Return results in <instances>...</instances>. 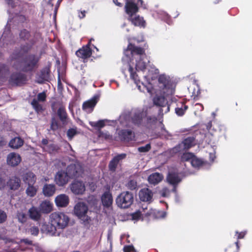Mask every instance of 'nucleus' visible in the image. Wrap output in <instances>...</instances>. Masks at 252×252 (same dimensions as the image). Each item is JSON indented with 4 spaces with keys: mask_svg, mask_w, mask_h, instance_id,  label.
Returning <instances> with one entry per match:
<instances>
[{
    "mask_svg": "<svg viewBox=\"0 0 252 252\" xmlns=\"http://www.w3.org/2000/svg\"><path fill=\"white\" fill-rule=\"evenodd\" d=\"M213 126V129L215 132H221L225 130V127L223 126L219 125L218 123H214L212 125L211 122H209L207 126V129L208 130H211V127Z\"/></svg>",
    "mask_w": 252,
    "mask_h": 252,
    "instance_id": "obj_39",
    "label": "nucleus"
},
{
    "mask_svg": "<svg viewBox=\"0 0 252 252\" xmlns=\"http://www.w3.org/2000/svg\"><path fill=\"white\" fill-rule=\"evenodd\" d=\"M99 137L104 138L105 139H110L112 138V136L110 135L108 132H104L102 131H99Z\"/></svg>",
    "mask_w": 252,
    "mask_h": 252,
    "instance_id": "obj_53",
    "label": "nucleus"
},
{
    "mask_svg": "<svg viewBox=\"0 0 252 252\" xmlns=\"http://www.w3.org/2000/svg\"><path fill=\"white\" fill-rule=\"evenodd\" d=\"M48 149L50 153H54L58 152L60 148L58 145L51 144L48 145Z\"/></svg>",
    "mask_w": 252,
    "mask_h": 252,
    "instance_id": "obj_48",
    "label": "nucleus"
},
{
    "mask_svg": "<svg viewBox=\"0 0 252 252\" xmlns=\"http://www.w3.org/2000/svg\"><path fill=\"white\" fill-rule=\"evenodd\" d=\"M28 215L29 218L36 221L40 220L41 218V213L39 209L35 206H32L28 210Z\"/></svg>",
    "mask_w": 252,
    "mask_h": 252,
    "instance_id": "obj_23",
    "label": "nucleus"
},
{
    "mask_svg": "<svg viewBox=\"0 0 252 252\" xmlns=\"http://www.w3.org/2000/svg\"><path fill=\"white\" fill-rule=\"evenodd\" d=\"M77 132L74 128H69L67 131V136L69 140H71L73 137L76 135Z\"/></svg>",
    "mask_w": 252,
    "mask_h": 252,
    "instance_id": "obj_50",
    "label": "nucleus"
},
{
    "mask_svg": "<svg viewBox=\"0 0 252 252\" xmlns=\"http://www.w3.org/2000/svg\"><path fill=\"white\" fill-rule=\"evenodd\" d=\"M46 99V94L44 92L39 93L37 95V99H32L31 105L37 113H41L43 111V106L39 103V101L44 102Z\"/></svg>",
    "mask_w": 252,
    "mask_h": 252,
    "instance_id": "obj_11",
    "label": "nucleus"
},
{
    "mask_svg": "<svg viewBox=\"0 0 252 252\" xmlns=\"http://www.w3.org/2000/svg\"><path fill=\"white\" fill-rule=\"evenodd\" d=\"M128 19L135 26L144 28L146 26L145 21L143 17L139 15H133V16L129 17Z\"/></svg>",
    "mask_w": 252,
    "mask_h": 252,
    "instance_id": "obj_28",
    "label": "nucleus"
},
{
    "mask_svg": "<svg viewBox=\"0 0 252 252\" xmlns=\"http://www.w3.org/2000/svg\"><path fill=\"white\" fill-rule=\"evenodd\" d=\"M91 201H93V204L94 205L96 204L97 200L95 198V197L94 196H89L88 197V202H89Z\"/></svg>",
    "mask_w": 252,
    "mask_h": 252,
    "instance_id": "obj_59",
    "label": "nucleus"
},
{
    "mask_svg": "<svg viewBox=\"0 0 252 252\" xmlns=\"http://www.w3.org/2000/svg\"><path fill=\"white\" fill-rule=\"evenodd\" d=\"M10 74V67L5 63H0V85L5 81Z\"/></svg>",
    "mask_w": 252,
    "mask_h": 252,
    "instance_id": "obj_24",
    "label": "nucleus"
},
{
    "mask_svg": "<svg viewBox=\"0 0 252 252\" xmlns=\"http://www.w3.org/2000/svg\"><path fill=\"white\" fill-rule=\"evenodd\" d=\"M158 86L163 94L168 93L172 88V84L169 76L161 74L158 77Z\"/></svg>",
    "mask_w": 252,
    "mask_h": 252,
    "instance_id": "obj_9",
    "label": "nucleus"
},
{
    "mask_svg": "<svg viewBox=\"0 0 252 252\" xmlns=\"http://www.w3.org/2000/svg\"><path fill=\"white\" fill-rule=\"evenodd\" d=\"M147 113L142 109H134L131 115L130 120L135 126H140L142 125L144 119L147 117Z\"/></svg>",
    "mask_w": 252,
    "mask_h": 252,
    "instance_id": "obj_7",
    "label": "nucleus"
},
{
    "mask_svg": "<svg viewBox=\"0 0 252 252\" xmlns=\"http://www.w3.org/2000/svg\"><path fill=\"white\" fill-rule=\"evenodd\" d=\"M101 201L102 204L104 207H110L113 202L112 194L109 192H104L102 196Z\"/></svg>",
    "mask_w": 252,
    "mask_h": 252,
    "instance_id": "obj_33",
    "label": "nucleus"
},
{
    "mask_svg": "<svg viewBox=\"0 0 252 252\" xmlns=\"http://www.w3.org/2000/svg\"><path fill=\"white\" fill-rule=\"evenodd\" d=\"M90 124L91 126L95 127L101 128L105 126V122L104 120H99L96 122H90Z\"/></svg>",
    "mask_w": 252,
    "mask_h": 252,
    "instance_id": "obj_45",
    "label": "nucleus"
},
{
    "mask_svg": "<svg viewBox=\"0 0 252 252\" xmlns=\"http://www.w3.org/2000/svg\"><path fill=\"white\" fill-rule=\"evenodd\" d=\"M124 252H131L134 250V248L132 245H126L124 247Z\"/></svg>",
    "mask_w": 252,
    "mask_h": 252,
    "instance_id": "obj_55",
    "label": "nucleus"
},
{
    "mask_svg": "<svg viewBox=\"0 0 252 252\" xmlns=\"http://www.w3.org/2000/svg\"><path fill=\"white\" fill-rule=\"evenodd\" d=\"M191 164L194 167H199L203 164V161L201 159L194 156L191 161Z\"/></svg>",
    "mask_w": 252,
    "mask_h": 252,
    "instance_id": "obj_43",
    "label": "nucleus"
},
{
    "mask_svg": "<svg viewBox=\"0 0 252 252\" xmlns=\"http://www.w3.org/2000/svg\"><path fill=\"white\" fill-rule=\"evenodd\" d=\"M126 12L129 17L133 16L138 11V7L136 4L132 1L127 0L126 5Z\"/></svg>",
    "mask_w": 252,
    "mask_h": 252,
    "instance_id": "obj_25",
    "label": "nucleus"
},
{
    "mask_svg": "<svg viewBox=\"0 0 252 252\" xmlns=\"http://www.w3.org/2000/svg\"><path fill=\"white\" fill-rule=\"evenodd\" d=\"M55 202L57 206L65 207L69 202V197L65 194H61L56 196Z\"/></svg>",
    "mask_w": 252,
    "mask_h": 252,
    "instance_id": "obj_22",
    "label": "nucleus"
},
{
    "mask_svg": "<svg viewBox=\"0 0 252 252\" xmlns=\"http://www.w3.org/2000/svg\"><path fill=\"white\" fill-rule=\"evenodd\" d=\"M16 218L19 222L24 224L28 220V216L26 213L22 211H18L16 213Z\"/></svg>",
    "mask_w": 252,
    "mask_h": 252,
    "instance_id": "obj_40",
    "label": "nucleus"
},
{
    "mask_svg": "<svg viewBox=\"0 0 252 252\" xmlns=\"http://www.w3.org/2000/svg\"><path fill=\"white\" fill-rule=\"evenodd\" d=\"M37 189L33 185H29L27 188L26 192L30 197H33L36 195Z\"/></svg>",
    "mask_w": 252,
    "mask_h": 252,
    "instance_id": "obj_42",
    "label": "nucleus"
},
{
    "mask_svg": "<svg viewBox=\"0 0 252 252\" xmlns=\"http://www.w3.org/2000/svg\"><path fill=\"white\" fill-rule=\"evenodd\" d=\"M39 209L41 214H47L53 210V205L49 201L44 200L40 204Z\"/></svg>",
    "mask_w": 252,
    "mask_h": 252,
    "instance_id": "obj_29",
    "label": "nucleus"
},
{
    "mask_svg": "<svg viewBox=\"0 0 252 252\" xmlns=\"http://www.w3.org/2000/svg\"><path fill=\"white\" fill-rule=\"evenodd\" d=\"M98 96L95 95L92 98L84 102L82 105V109L88 113L92 112L96 105Z\"/></svg>",
    "mask_w": 252,
    "mask_h": 252,
    "instance_id": "obj_19",
    "label": "nucleus"
},
{
    "mask_svg": "<svg viewBox=\"0 0 252 252\" xmlns=\"http://www.w3.org/2000/svg\"><path fill=\"white\" fill-rule=\"evenodd\" d=\"M196 144L195 136L191 135L185 138L182 142L173 148L175 153H184L187 152Z\"/></svg>",
    "mask_w": 252,
    "mask_h": 252,
    "instance_id": "obj_6",
    "label": "nucleus"
},
{
    "mask_svg": "<svg viewBox=\"0 0 252 252\" xmlns=\"http://www.w3.org/2000/svg\"><path fill=\"white\" fill-rule=\"evenodd\" d=\"M151 149V146L150 143L146 144L144 146H141L138 148V151L140 153H146L149 152Z\"/></svg>",
    "mask_w": 252,
    "mask_h": 252,
    "instance_id": "obj_49",
    "label": "nucleus"
},
{
    "mask_svg": "<svg viewBox=\"0 0 252 252\" xmlns=\"http://www.w3.org/2000/svg\"><path fill=\"white\" fill-rule=\"evenodd\" d=\"M136 64H135V69L137 71L141 70L144 71L146 68V63L145 61V60L146 59V58H142L141 59L140 57L136 58Z\"/></svg>",
    "mask_w": 252,
    "mask_h": 252,
    "instance_id": "obj_36",
    "label": "nucleus"
},
{
    "mask_svg": "<svg viewBox=\"0 0 252 252\" xmlns=\"http://www.w3.org/2000/svg\"><path fill=\"white\" fill-rule=\"evenodd\" d=\"M118 137L122 142H130L134 140L135 133L131 129H123L119 131Z\"/></svg>",
    "mask_w": 252,
    "mask_h": 252,
    "instance_id": "obj_15",
    "label": "nucleus"
},
{
    "mask_svg": "<svg viewBox=\"0 0 252 252\" xmlns=\"http://www.w3.org/2000/svg\"><path fill=\"white\" fill-rule=\"evenodd\" d=\"M24 144V140L19 137L12 138L9 143V146L13 149H18Z\"/></svg>",
    "mask_w": 252,
    "mask_h": 252,
    "instance_id": "obj_35",
    "label": "nucleus"
},
{
    "mask_svg": "<svg viewBox=\"0 0 252 252\" xmlns=\"http://www.w3.org/2000/svg\"><path fill=\"white\" fill-rule=\"evenodd\" d=\"M153 192L148 188H143L139 192V197L143 202H151L153 199Z\"/></svg>",
    "mask_w": 252,
    "mask_h": 252,
    "instance_id": "obj_17",
    "label": "nucleus"
},
{
    "mask_svg": "<svg viewBox=\"0 0 252 252\" xmlns=\"http://www.w3.org/2000/svg\"><path fill=\"white\" fill-rule=\"evenodd\" d=\"M91 40H89L88 43L86 45H84L83 46L85 48L88 49V50H92V49L91 48Z\"/></svg>",
    "mask_w": 252,
    "mask_h": 252,
    "instance_id": "obj_64",
    "label": "nucleus"
},
{
    "mask_svg": "<svg viewBox=\"0 0 252 252\" xmlns=\"http://www.w3.org/2000/svg\"><path fill=\"white\" fill-rule=\"evenodd\" d=\"M86 11L85 10L80 11L78 12V16L80 19L84 18L86 16Z\"/></svg>",
    "mask_w": 252,
    "mask_h": 252,
    "instance_id": "obj_61",
    "label": "nucleus"
},
{
    "mask_svg": "<svg viewBox=\"0 0 252 252\" xmlns=\"http://www.w3.org/2000/svg\"><path fill=\"white\" fill-rule=\"evenodd\" d=\"M70 189L75 194H82L86 188L84 183L82 181H74L70 185Z\"/></svg>",
    "mask_w": 252,
    "mask_h": 252,
    "instance_id": "obj_18",
    "label": "nucleus"
},
{
    "mask_svg": "<svg viewBox=\"0 0 252 252\" xmlns=\"http://www.w3.org/2000/svg\"><path fill=\"white\" fill-rule=\"evenodd\" d=\"M166 179L170 185H175V186L178 185L181 181V179L180 178L178 174L174 172L169 173Z\"/></svg>",
    "mask_w": 252,
    "mask_h": 252,
    "instance_id": "obj_32",
    "label": "nucleus"
},
{
    "mask_svg": "<svg viewBox=\"0 0 252 252\" xmlns=\"http://www.w3.org/2000/svg\"><path fill=\"white\" fill-rule=\"evenodd\" d=\"M154 103L156 106L160 107H166L164 113H167L170 110V106L168 104V101L164 96L161 95H156L153 99Z\"/></svg>",
    "mask_w": 252,
    "mask_h": 252,
    "instance_id": "obj_20",
    "label": "nucleus"
},
{
    "mask_svg": "<svg viewBox=\"0 0 252 252\" xmlns=\"http://www.w3.org/2000/svg\"><path fill=\"white\" fill-rule=\"evenodd\" d=\"M69 176L67 174L66 171L61 170L58 171L54 178V180L56 184L59 187H63L66 185L69 180Z\"/></svg>",
    "mask_w": 252,
    "mask_h": 252,
    "instance_id": "obj_12",
    "label": "nucleus"
},
{
    "mask_svg": "<svg viewBox=\"0 0 252 252\" xmlns=\"http://www.w3.org/2000/svg\"><path fill=\"white\" fill-rule=\"evenodd\" d=\"M66 171L70 179H75L82 176L84 172L83 166L79 163H72L68 165Z\"/></svg>",
    "mask_w": 252,
    "mask_h": 252,
    "instance_id": "obj_8",
    "label": "nucleus"
},
{
    "mask_svg": "<svg viewBox=\"0 0 252 252\" xmlns=\"http://www.w3.org/2000/svg\"><path fill=\"white\" fill-rule=\"evenodd\" d=\"M75 55L77 57L85 60L91 57L92 55V50H88L82 46L76 51Z\"/></svg>",
    "mask_w": 252,
    "mask_h": 252,
    "instance_id": "obj_26",
    "label": "nucleus"
},
{
    "mask_svg": "<svg viewBox=\"0 0 252 252\" xmlns=\"http://www.w3.org/2000/svg\"><path fill=\"white\" fill-rule=\"evenodd\" d=\"M21 243H24L26 245H32V241L27 238L21 239Z\"/></svg>",
    "mask_w": 252,
    "mask_h": 252,
    "instance_id": "obj_58",
    "label": "nucleus"
},
{
    "mask_svg": "<svg viewBox=\"0 0 252 252\" xmlns=\"http://www.w3.org/2000/svg\"><path fill=\"white\" fill-rule=\"evenodd\" d=\"M40 57L34 54L26 55L20 61L15 62L13 67L20 72L12 73L8 79L10 85L21 86L25 85L27 80V76L24 73H32L38 67Z\"/></svg>",
    "mask_w": 252,
    "mask_h": 252,
    "instance_id": "obj_1",
    "label": "nucleus"
},
{
    "mask_svg": "<svg viewBox=\"0 0 252 252\" xmlns=\"http://www.w3.org/2000/svg\"><path fill=\"white\" fill-rule=\"evenodd\" d=\"M195 106H197V109L200 111H202L204 109L203 105L200 103L195 104Z\"/></svg>",
    "mask_w": 252,
    "mask_h": 252,
    "instance_id": "obj_62",
    "label": "nucleus"
},
{
    "mask_svg": "<svg viewBox=\"0 0 252 252\" xmlns=\"http://www.w3.org/2000/svg\"><path fill=\"white\" fill-rule=\"evenodd\" d=\"M50 218L51 224L55 229H64L67 226L69 220L68 217L62 212H54L50 215Z\"/></svg>",
    "mask_w": 252,
    "mask_h": 252,
    "instance_id": "obj_3",
    "label": "nucleus"
},
{
    "mask_svg": "<svg viewBox=\"0 0 252 252\" xmlns=\"http://www.w3.org/2000/svg\"><path fill=\"white\" fill-rule=\"evenodd\" d=\"M128 71L130 73V78L132 79L136 84H138L140 82L139 77L136 71H134L133 68L130 64H128Z\"/></svg>",
    "mask_w": 252,
    "mask_h": 252,
    "instance_id": "obj_41",
    "label": "nucleus"
},
{
    "mask_svg": "<svg viewBox=\"0 0 252 252\" xmlns=\"http://www.w3.org/2000/svg\"><path fill=\"white\" fill-rule=\"evenodd\" d=\"M163 175L158 172L151 174L148 178V181L150 184L157 185L163 179Z\"/></svg>",
    "mask_w": 252,
    "mask_h": 252,
    "instance_id": "obj_31",
    "label": "nucleus"
},
{
    "mask_svg": "<svg viewBox=\"0 0 252 252\" xmlns=\"http://www.w3.org/2000/svg\"><path fill=\"white\" fill-rule=\"evenodd\" d=\"M51 129L55 131L57 130L59 128V123L58 120L54 117L52 118L51 119V123L50 125Z\"/></svg>",
    "mask_w": 252,
    "mask_h": 252,
    "instance_id": "obj_47",
    "label": "nucleus"
},
{
    "mask_svg": "<svg viewBox=\"0 0 252 252\" xmlns=\"http://www.w3.org/2000/svg\"><path fill=\"white\" fill-rule=\"evenodd\" d=\"M31 37L30 31L26 29H23L19 31V37L20 40L23 41H29Z\"/></svg>",
    "mask_w": 252,
    "mask_h": 252,
    "instance_id": "obj_37",
    "label": "nucleus"
},
{
    "mask_svg": "<svg viewBox=\"0 0 252 252\" xmlns=\"http://www.w3.org/2000/svg\"><path fill=\"white\" fill-rule=\"evenodd\" d=\"M39 39H42V33L39 32H35L33 38L29 40V43L21 45L19 50H15L12 55V60H17L21 58L24 54H27L32 49V46L35 44Z\"/></svg>",
    "mask_w": 252,
    "mask_h": 252,
    "instance_id": "obj_2",
    "label": "nucleus"
},
{
    "mask_svg": "<svg viewBox=\"0 0 252 252\" xmlns=\"http://www.w3.org/2000/svg\"><path fill=\"white\" fill-rule=\"evenodd\" d=\"M21 161V158L18 154L12 152L7 155V163L11 166L15 167L17 166Z\"/></svg>",
    "mask_w": 252,
    "mask_h": 252,
    "instance_id": "obj_21",
    "label": "nucleus"
},
{
    "mask_svg": "<svg viewBox=\"0 0 252 252\" xmlns=\"http://www.w3.org/2000/svg\"><path fill=\"white\" fill-rule=\"evenodd\" d=\"M182 159L184 161L192 160L195 155L192 153H186V152L182 153Z\"/></svg>",
    "mask_w": 252,
    "mask_h": 252,
    "instance_id": "obj_44",
    "label": "nucleus"
},
{
    "mask_svg": "<svg viewBox=\"0 0 252 252\" xmlns=\"http://www.w3.org/2000/svg\"><path fill=\"white\" fill-rule=\"evenodd\" d=\"M127 51H130L132 57L135 59L139 57L141 59L146 57L145 49L143 48L136 46L131 43H129L127 46L126 52Z\"/></svg>",
    "mask_w": 252,
    "mask_h": 252,
    "instance_id": "obj_10",
    "label": "nucleus"
},
{
    "mask_svg": "<svg viewBox=\"0 0 252 252\" xmlns=\"http://www.w3.org/2000/svg\"><path fill=\"white\" fill-rule=\"evenodd\" d=\"M55 186L53 184H45L43 188V194L46 196H51L55 192Z\"/></svg>",
    "mask_w": 252,
    "mask_h": 252,
    "instance_id": "obj_34",
    "label": "nucleus"
},
{
    "mask_svg": "<svg viewBox=\"0 0 252 252\" xmlns=\"http://www.w3.org/2000/svg\"><path fill=\"white\" fill-rule=\"evenodd\" d=\"M133 193L128 191L121 192L116 198V203L121 208L127 209L130 207L133 202Z\"/></svg>",
    "mask_w": 252,
    "mask_h": 252,
    "instance_id": "obj_5",
    "label": "nucleus"
},
{
    "mask_svg": "<svg viewBox=\"0 0 252 252\" xmlns=\"http://www.w3.org/2000/svg\"><path fill=\"white\" fill-rule=\"evenodd\" d=\"M7 220V215L6 213L0 209V224L4 223Z\"/></svg>",
    "mask_w": 252,
    "mask_h": 252,
    "instance_id": "obj_52",
    "label": "nucleus"
},
{
    "mask_svg": "<svg viewBox=\"0 0 252 252\" xmlns=\"http://www.w3.org/2000/svg\"><path fill=\"white\" fill-rule=\"evenodd\" d=\"M51 67V63H49L40 71L36 77L38 83L43 84L45 81H49L50 80Z\"/></svg>",
    "mask_w": 252,
    "mask_h": 252,
    "instance_id": "obj_13",
    "label": "nucleus"
},
{
    "mask_svg": "<svg viewBox=\"0 0 252 252\" xmlns=\"http://www.w3.org/2000/svg\"><path fill=\"white\" fill-rule=\"evenodd\" d=\"M5 0L8 5H11L12 7H14L15 6V3L14 2L13 0Z\"/></svg>",
    "mask_w": 252,
    "mask_h": 252,
    "instance_id": "obj_63",
    "label": "nucleus"
},
{
    "mask_svg": "<svg viewBox=\"0 0 252 252\" xmlns=\"http://www.w3.org/2000/svg\"><path fill=\"white\" fill-rule=\"evenodd\" d=\"M188 109V106L186 105L184 102H180L177 104V107L175 108V113L178 116H182Z\"/></svg>",
    "mask_w": 252,
    "mask_h": 252,
    "instance_id": "obj_38",
    "label": "nucleus"
},
{
    "mask_svg": "<svg viewBox=\"0 0 252 252\" xmlns=\"http://www.w3.org/2000/svg\"><path fill=\"white\" fill-rule=\"evenodd\" d=\"M7 184L11 190H15L18 189L20 187L21 180L16 176H12L9 179Z\"/></svg>",
    "mask_w": 252,
    "mask_h": 252,
    "instance_id": "obj_27",
    "label": "nucleus"
},
{
    "mask_svg": "<svg viewBox=\"0 0 252 252\" xmlns=\"http://www.w3.org/2000/svg\"><path fill=\"white\" fill-rule=\"evenodd\" d=\"M170 190L167 188H164L162 190L161 195L163 197H167L170 195Z\"/></svg>",
    "mask_w": 252,
    "mask_h": 252,
    "instance_id": "obj_57",
    "label": "nucleus"
},
{
    "mask_svg": "<svg viewBox=\"0 0 252 252\" xmlns=\"http://www.w3.org/2000/svg\"><path fill=\"white\" fill-rule=\"evenodd\" d=\"M236 233L238 234V235H237L238 239H243L246 235V233L245 232H239L238 231H236Z\"/></svg>",
    "mask_w": 252,
    "mask_h": 252,
    "instance_id": "obj_60",
    "label": "nucleus"
},
{
    "mask_svg": "<svg viewBox=\"0 0 252 252\" xmlns=\"http://www.w3.org/2000/svg\"><path fill=\"white\" fill-rule=\"evenodd\" d=\"M147 124H154L157 122V117L155 116L146 117Z\"/></svg>",
    "mask_w": 252,
    "mask_h": 252,
    "instance_id": "obj_54",
    "label": "nucleus"
},
{
    "mask_svg": "<svg viewBox=\"0 0 252 252\" xmlns=\"http://www.w3.org/2000/svg\"><path fill=\"white\" fill-rule=\"evenodd\" d=\"M131 216L133 220H138L141 216V213L140 211H138L132 213Z\"/></svg>",
    "mask_w": 252,
    "mask_h": 252,
    "instance_id": "obj_56",
    "label": "nucleus"
},
{
    "mask_svg": "<svg viewBox=\"0 0 252 252\" xmlns=\"http://www.w3.org/2000/svg\"><path fill=\"white\" fill-rule=\"evenodd\" d=\"M126 186L129 189L133 190L137 189V182L134 180H130L127 183Z\"/></svg>",
    "mask_w": 252,
    "mask_h": 252,
    "instance_id": "obj_46",
    "label": "nucleus"
},
{
    "mask_svg": "<svg viewBox=\"0 0 252 252\" xmlns=\"http://www.w3.org/2000/svg\"><path fill=\"white\" fill-rule=\"evenodd\" d=\"M23 180L28 185H33L36 182V178L33 172L29 171L23 174Z\"/></svg>",
    "mask_w": 252,
    "mask_h": 252,
    "instance_id": "obj_30",
    "label": "nucleus"
},
{
    "mask_svg": "<svg viewBox=\"0 0 252 252\" xmlns=\"http://www.w3.org/2000/svg\"><path fill=\"white\" fill-rule=\"evenodd\" d=\"M74 214L84 224H88L91 220L88 215L89 209L86 204L83 202H78L74 206Z\"/></svg>",
    "mask_w": 252,
    "mask_h": 252,
    "instance_id": "obj_4",
    "label": "nucleus"
},
{
    "mask_svg": "<svg viewBox=\"0 0 252 252\" xmlns=\"http://www.w3.org/2000/svg\"><path fill=\"white\" fill-rule=\"evenodd\" d=\"M56 106H59V108L57 111V115L60 120L62 122H65L67 118V114L65 110V107L63 105L60 101H54L51 104V108L53 111H55Z\"/></svg>",
    "mask_w": 252,
    "mask_h": 252,
    "instance_id": "obj_14",
    "label": "nucleus"
},
{
    "mask_svg": "<svg viewBox=\"0 0 252 252\" xmlns=\"http://www.w3.org/2000/svg\"><path fill=\"white\" fill-rule=\"evenodd\" d=\"M29 232L31 235L36 236L39 234V228L37 226H32L29 229Z\"/></svg>",
    "mask_w": 252,
    "mask_h": 252,
    "instance_id": "obj_51",
    "label": "nucleus"
},
{
    "mask_svg": "<svg viewBox=\"0 0 252 252\" xmlns=\"http://www.w3.org/2000/svg\"><path fill=\"white\" fill-rule=\"evenodd\" d=\"M126 157V154L122 153L118 154L115 156L110 161L108 167L110 171L115 172L117 167L119 163L122 160L125 159Z\"/></svg>",
    "mask_w": 252,
    "mask_h": 252,
    "instance_id": "obj_16",
    "label": "nucleus"
}]
</instances>
